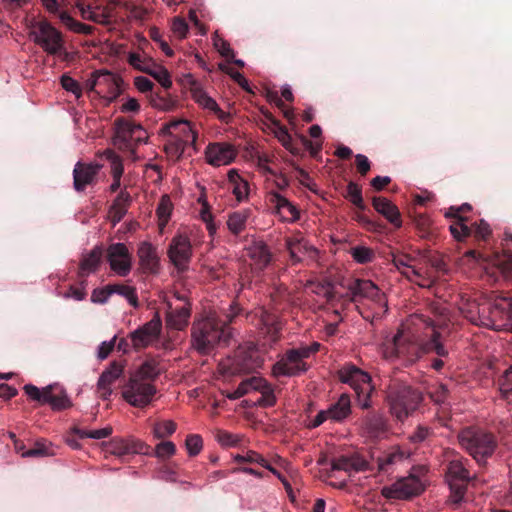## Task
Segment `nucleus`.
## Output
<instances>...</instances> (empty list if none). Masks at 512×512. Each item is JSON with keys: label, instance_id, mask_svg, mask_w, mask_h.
<instances>
[{"label": "nucleus", "instance_id": "1", "mask_svg": "<svg viewBox=\"0 0 512 512\" xmlns=\"http://www.w3.org/2000/svg\"><path fill=\"white\" fill-rule=\"evenodd\" d=\"M241 312L237 303H231L221 314L209 313L196 319L191 327L192 346L201 354L209 353L219 343L227 344L231 338L229 324Z\"/></svg>", "mask_w": 512, "mask_h": 512}, {"label": "nucleus", "instance_id": "2", "mask_svg": "<svg viewBox=\"0 0 512 512\" xmlns=\"http://www.w3.org/2000/svg\"><path fill=\"white\" fill-rule=\"evenodd\" d=\"M459 445L476 463L484 467L498 448V439L494 433L481 427L463 428L457 436Z\"/></svg>", "mask_w": 512, "mask_h": 512}, {"label": "nucleus", "instance_id": "3", "mask_svg": "<svg viewBox=\"0 0 512 512\" xmlns=\"http://www.w3.org/2000/svg\"><path fill=\"white\" fill-rule=\"evenodd\" d=\"M158 375V362L153 358L144 361L133 376L130 374V405L145 407L151 402L156 393L151 382Z\"/></svg>", "mask_w": 512, "mask_h": 512}, {"label": "nucleus", "instance_id": "4", "mask_svg": "<svg viewBox=\"0 0 512 512\" xmlns=\"http://www.w3.org/2000/svg\"><path fill=\"white\" fill-rule=\"evenodd\" d=\"M423 400V395L418 389L411 386L394 382L387 390V402L390 413L398 421L403 422L414 411L417 410Z\"/></svg>", "mask_w": 512, "mask_h": 512}, {"label": "nucleus", "instance_id": "5", "mask_svg": "<svg viewBox=\"0 0 512 512\" xmlns=\"http://www.w3.org/2000/svg\"><path fill=\"white\" fill-rule=\"evenodd\" d=\"M338 377L342 383L348 384L355 391L358 403L362 409L370 408V396L374 387L371 384V377L367 372L354 364H345L338 370Z\"/></svg>", "mask_w": 512, "mask_h": 512}, {"label": "nucleus", "instance_id": "6", "mask_svg": "<svg viewBox=\"0 0 512 512\" xmlns=\"http://www.w3.org/2000/svg\"><path fill=\"white\" fill-rule=\"evenodd\" d=\"M467 459L460 457L448 461L445 478L450 489L448 498L452 505H459L465 497L467 485L471 480L470 473L466 468Z\"/></svg>", "mask_w": 512, "mask_h": 512}, {"label": "nucleus", "instance_id": "7", "mask_svg": "<svg viewBox=\"0 0 512 512\" xmlns=\"http://www.w3.org/2000/svg\"><path fill=\"white\" fill-rule=\"evenodd\" d=\"M263 364L258 349L253 344L240 345L230 359L229 372L231 374L251 373Z\"/></svg>", "mask_w": 512, "mask_h": 512}, {"label": "nucleus", "instance_id": "8", "mask_svg": "<svg viewBox=\"0 0 512 512\" xmlns=\"http://www.w3.org/2000/svg\"><path fill=\"white\" fill-rule=\"evenodd\" d=\"M31 36L50 55L58 54L63 48L61 33L47 21L37 22L31 30Z\"/></svg>", "mask_w": 512, "mask_h": 512}, {"label": "nucleus", "instance_id": "9", "mask_svg": "<svg viewBox=\"0 0 512 512\" xmlns=\"http://www.w3.org/2000/svg\"><path fill=\"white\" fill-rule=\"evenodd\" d=\"M23 389L31 400L42 405L49 404L53 410H65L72 406L67 394L61 389L55 392L51 385L40 390L33 384H26Z\"/></svg>", "mask_w": 512, "mask_h": 512}, {"label": "nucleus", "instance_id": "10", "mask_svg": "<svg viewBox=\"0 0 512 512\" xmlns=\"http://www.w3.org/2000/svg\"><path fill=\"white\" fill-rule=\"evenodd\" d=\"M162 321L158 313L143 326L130 333V341L136 350L153 346L159 341Z\"/></svg>", "mask_w": 512, "mask_h": 512}, {"label": "nucleus", "instance_id": "11", "mask_svg": "<svg viewBox=\"0 0 512 512\" xmlns=\"http://www.w3.org/2000/svg\"><path fill=\"white\" fill-rule=\"evenodd\" d=\"M424 490L420 479L414 475L402 478L390 486L382 488V495L387 499H408L419 495Z\"/></svg>", "mask_w": 512, "mask_h": 512}, {"label": "nucleus", "instance_id": "12", "mask_svg": "<svg viewBox=\"0 0 512 512\" xmlns=\"http://www.w3.org/2000/svg\"><path fill=\"white\" fill-rule=\"evenodd\" d=\"M96 160L92 163L77 162L73 169V186L77 192L84 191L88 186L97 183V175L104 166L105 159Z\"/></svg>", "mask_w": 512, "mask_h": 512}, {"label": "nucleus", "instance_id": "13", "mask_svg": "<svg viewBox=\"0 0 512 512\" xmlns=\"http://www.w3.org/2000/svg\"><path fill=\"white\" fill-rule=\"evenodd\" d=\"M168 255L179 271L186 270L192 256V246L189 238L181 234L173 237L169 245Z\"/></svg>", "mask_w": 512, "mask_h": 512}, {"label": "nucleus", "instance_id": "14", "mask_svg": "<svg viewBox=\"0 0 512 512\" xmlns=\"http://www.w3.org/2000/svg\"><path fill=\"white\" fill-rule=\"evenodd\" d=\"M124 374V365L113 361L100 375L97 382V393L103 400H108L113 393L116 383Z\"/></svg>", "mask_w": 512, "mask_h": 512}, {"label": "nucleus", "instance_id": "15", "mask_svg": "<svg viewBox=\"0 0 512 512\" xmlns=\"http://www.w3.org/2000/svg\"><path fill=\"white\" fill-rule=\"evenodd\" d=\"M418 319L425 328H431L432 330L431 337L419 343L421 347V356L428 353H435L440 357H446L448 355V350L441 342V334L437 330L435 322L424 315L419 316Z\"/></svg>", "mask_w": 512, "mask_h": 512}, {"label": "nucleus", "instance_id": "16", "mask_svg": "<svg viewBox=\"0 0 512 512\" xmlns=\"http://www.w3.org/2000/svg\"><path fill=\"white\" fill-rule=\"evenodd\" d=\"M296 352L288 350L283 357L272 367L273 375L279 377H293L308 370L305 362H299L295 358Z\"/></svg>", "mask_w": 512, "mask_h": 512}, {"label": "nucleus", "instance_id": "17", "mask_svg": "<svg viewBox=\"0 0 512 512\" xmlns=\"http://www.w3.org/2000/svg\"><path fill=\"white\" fill-rule=\"evenodd\" d=\"M237 151L229 143H211L206 147L205 157L207 162L213 166L229 165L233 162Z\"/></svg>", "mask_w": 512, "mask_h": 512}, {"label": "nucleus", "instance_id": "18", "mask_svg": "<svg viewBox=\"0 0 512 512\" xmlns=\"http://www.w3.org/2000/svg\"><path fill=\"white\" fill-rule=\"evenodd\" d=\"M391 355L408 362H415L421 357V347L418 342L411 341L402 333H398L393 338Z\"/></svg>", "mask_w": 512, "mask_h": 512}, {"label": "nucleus", "instance_id": "19", "mask_svg": "<svg viewBox=\"0 0 512 512\" xmlns=\"http://www.w3.org/2000/svg\"><path fill=\"white\" fill-rule=\"evenodd\" d=\"M190 317V302H184L175 306L169 303L165 318L166 327L178 331L184 330L189 324Z\"/></svg>", "mask_w": 512, "mask_h": 512}, {"label": "nucleus", "instance_id": "20", "mask_svg": "<svg viewBox=\"0 0 512 512\" xmlns=\"http://www.w3.org/2000/svg\"><path fill=\"white\" fill-rule=\"evenodd\" d=\"M111 270L121 276L128 274V248L125 243H113L107 250Z\"/></svg>", "mask_w": 512, "mask_h": 512}, {"label": "nucleus", "instance_id": "21", "mask_svg": "<svg viewBox=\"0 0 512 512\" xmlns=\"http://www.w3.org/2000/svg\"><path fill=\"white\" fill-rule=\"evenodd\" d=\"M373 208L385 217L394 227L400 228L402 226L401 213L398 207L393 204L389 199L381 196L372 198Z\"/></svg>", "mask_w": 512, "mask_h": 512}, {"label": "nucleus", "instance_id": "22", "mask_svg": "<svg viewBox=\"0 0 512 512\" xmlns=\"http://www.w3.org/2000/svg\"><path fill=\"white\" fill-rule=\"evenodd\" d=\"M103 258V249L96 246L88 254L84 255L79 263L78 277L81 280V285L86 283L85 278L97 271Z\"/></svg>", "mask_w": 512, "mask_h": 512}, {"label": "nucleus", "instance_id": "23", "mask_svg": "<svg viewBox=\"0 0 512 512\" xmlns=\"http://www.w3.org/2000/svg\"><path fill=\"white\" fill-rule=\"evenodd\" d=\"M139 264L144 273H157L159 257L156 248L150 243L143 242L138 248Z\"/></svg>", "mask_w": 512, "mask_h": 512}, {"label": "nucleus", "instance_id": "24", "mask_svg": "<svg viewBox=\"0 0 512 512\" xmlns=\"http://www.w3.org/2000/svg\"><path fill=\"white\" fill-rule=\"evenodd\" d=\"M247 255L252 260L255 269L258 270L266 268L272 260V253L263 241L253 242L247 249Z\"/></svg>", "mask_w": 512, "mask_h": 512}, {"label": "nucleus", "instance_id": "25", "mask_svg": "<svg viewBox=\"0 0 512 512\" xmlns=\"http://www.w3.org/2000/svg\"><path fill=\"white\" fill-rule=\"evenodd\" d=\"M98 157L110 163L111 173L113 176V183L110 186L112 192H116L120 187V179L124 172L122 158L111 148L98 153Z\"/></svg>", "mask_w": 512, "mask_h": 512}, {"label": "nucleus", "instance_id": "26", "mask_svg": "<svg viewBox=\"0 0 512 512\" xmlns=\"http://www.w3.org/2000/svg\"><path fill=\"white\" fill-rule=\"evenodd\" d=\"M348 291L352 296V301L356 302L359 298L375 299L379 296L378 287L370 280L356 279L348 285Z\"/></svg>", "mask_w": 512, "mask_h": 512}, {"label": "nucleus", "instance_id": "27", "mask_svg": "<svg viewBox=\"0 0 512 512\" xmlns=\"http://www.w3.org/2000/svg\"><path fill=\"white\" fill-rule=\"evenodd\" d=\"M362 427L369 438H381L387 431V423L385 418L378 413H368L363 418Z\"/></svg>", "mask_w": 512, "mask_h": 512}, {"label": "nucleus", "instance_id": "28", "mask_svg": "<svg viewBox=\"0 0 512 512\" xmlns=\"http://www.w3.org/2000/svg\"><path fill=\"white\" fill-rule=\"evenodd\" d=\"M262 333L268 337L270 343H276L280 338L282 323L279 316L267 310L261 313Z\"/></svg>", "mask_w": 512, "mask_h": 512}, {"label": "nucleus", "instance_id": "29", "mask_svg": "<svg viewBox=\"0 0 512 512\" xmlns=\"http://www.w3.org/2000/svg\"><path fill=\"white\" fill-rule=\"evenodd\" d=\"M149 102L154 108L165 112L174 111L178 106V100L172 97L167 90L151 92Z\"/></svg>", "mask_w": 512, "mask_h": 512}, {"label": "nucleus", "instance_id": "30", "mask_svg": "<svg viewBox=\"0 0 512 512\" xmlns=\"http://www.w3.org/2000/svg\"><path fill=\"white\" fill-rule=\"evenodd\" d=\"M331 420L343 421L351 413V400L348 394H341L338 400L327 409Z\"/></svg>", "mask_w": 512, "mask_h": 512}, {"label": "nucleus", "instance_id": "31", "mask_svg": "<svg viewBox=\"0 0 512 512\" xmlns=\"http://www.w3.org/2000/svg\"><path fill=\"white\" fill-rule=\"evenodd\" d=\"M75 6L79 10L81 17L84 20H89L101 24H106L109 22V15L99 7H93L91 4H86L80 0L76 2Z\"/></svg>", "mask_w": 512, "mask_h": 512}, {"label": "nucleus", "instance_id": "32", "mask_svg": "<svg viewBox=\"0 0 512 512\" xmlns=\"http://www.w3.org/2000/svg\"><path fill=\"white\" fill-rule=\"evenodd\" d=\"M112 145L119 151L125 152L128 149V120L124 117L115 120Z\"/></svg>", "mask_w": 512, "mask_h": 512}, {"label": "nucleus", "instance_id": "33", "mask_svg": "<svg viewBox=\"0 0 512 512\" xmlns=\"http://www.w3.org/2000/svg\"><path fill=\"white\" fill-rule=\"evenodd\" d=\"M251 216L250 209H241L228 215L227 227L233 235H239L245 231L247 221Z\"/></svg>", "mask_w": 512, "mask_h": 512}, {"label": "nucleus", "instance_id": "34", "mask_svg": "<svg viewBox=\"0 0 512 512\" xmlns=\"http://www.w3.org/2000/svg\"><path fill=\"white\" fill-rule=\"evenodd\" d=\"M123 81L116 75L110 73V79L105 80L103 86H99L98 96L107 99L108 101L115 100L121 93V86Z\"/></svg>", "mask_w": 512, "mask_h": 512}, {"label": "nucleus", "instance_id": "35", "mask_svg": "<svg viewBox=\"0 0 512 512\" xmlns=\"http://www.w3.org/2000/svg\"><path fill=\"white\" fill-rule=\"evenodd\" d=\"M127 202H128V195H125L122 191L120 195L114 200L113 204L111 205L109 212H108V218L115 226L118 222L122 220V218L127 213Z\"/></svg>", "mask_w": 512, "mask_h": 512}, {"label": "nucleus", "instance_id": "36", "mask_svg": "<svg viewBox=\"0 0 512 512\" xmlns=\"http://www.w3.org/2000/svg\"><path fill=\"white\" fill-rule=\"evenodd\" d=\"M344 197L348 199L357 209L365 211L367 206L362 196V187L354 181H349Z\"/></svg>", "mask_w": 512, "mask_h": 512}, {"label": "nucleus", "instance_id": "37", "mask_svg": "<svg viewBox=\"0 0 512 512\" xmlns=\"http://www.w3.org/2000/svg\"><path fill=\"white\" fill-rule=\"evenodd\" d=\"M59 19L69 30L75 33L84 35H91L93 33V26L75 20L68 12H60Z\"/></svg>", "mask_w": 512, "mask_h": 512}, {"label": "nucleus", "instance_id": "38", "mask_svg": "<svg viewBox=\"0 0 512 512\" xmlns=\"http://www.w3.org/2000/svg\"><path fill=\"white\" fill-rule=\"evenodd\" d=\"M137 2L138 0H130V21L135 19L137 21L144 22L152 11L151 1L143 0L139 5Z\"/></svg>", "mask_w": 512, "mask_h": 512}, {"label": "nucleus", "instance_id": "39", "mask_svg": "<svg viewBox=\"0 0 512 512\" xmlns=\"http://www.w3.org/2000/svg\"><path fill=\"white\" fill-rule=\"evenodd\" d=\"M172 209L173 204L170 197L168 195H163L156 209L160 230H163L167 225L171 216Z\"/></svg>", "mask_w": 512, "mask_h": 512}, {"label": "nucleus", "instance_id": "40", "mask_svg": "<svg viewBox=\"0 0 512 512\" xmlns=\"http://www.w3.org/2000/svg\"><path fill=\"white\" fill-rule=\"evenodd\" d=\"M455 221L450 225V232L457 241H463L465 238L472 236L473 228L466 224L467 217L459 216L454 218Z\"/></svg>", "mask_w": 512, "mask_h": 512}, {"label": "nucleus", "instance_id": "41", "mask_svg": "<svg viewBox=\"0 0 512 512\" xmlns=\"http://www.w3.org/2000/svg\"><path fill=\"white\" fill-rule=\"evenodd\" d=\"M258 392L261 393V397L257 400L256 404L260 407H272L276 403V397L272 386L263 379V383L257 386Z\"/></svg>", "mask_w": 512, "mask_h": 512}, {"label": "nucleus", "instance_id": "42", "mask_svg": "<svg viewBox=\"0 0 512 512\" xmlns=\"http://www.w3.org/2000/svg\"><path fill=\"white\" fill-rule=\"evenodd\" d=\"M130 66L141 72L150 74L153 70V66H156V63L150 58L130 52Z\"/></svg>", "mask_w": 512, "mask_h": 512}, {"label": "nucleus", "instance_id": "43", "mask_svg": "<svg viewBox=\"0 0 512 512\" xmlns=\"http://www.w3.org/2000/svg\"><path fill=\"white\" fill-rule=\"evenodd\" d=\"M286 248L290 254L291 259L294 262H299L301 260L300 254H303L307 250V244L303 239L287 238Z\"/></svg>", "mask_w": 512, "mask_h": 512}, {"label": "nucleus", "instance_id": "44", "mask_svg": "<svg viewBox=\"0 0 512 512\" xmlns=\"http://www.w3.org/2000/svg\"><path fill=\"white\" fill-rule=\"evenodd\" d=\"M110 79V72L108 71H95L91 74L90 78L85 81V88L98 95L99 86L105 84V80Z\"/></svg>", "mask_w": 512, "mask_h": 512}, {"label": "nucleus", "instance_id": "45", "mask_svg": "<svg viewBox=\"0 0 512 512\" xmlns=\"http://www.w3.org/2000/svg\"><path fill=\"white\" fill-rule=\"evenodd\" d=\"M72 433L75 434L78 438L84 439V438H93V439H103L112 433V429L110 427H105L102 429H96V430H86L81 429L79 427H73Z\"/></svg>", "mask_w": 512, "mask_h": 512}, {"label": "nucleus", "instance_id": "46", "mask_svg": "<svg viewBox=\"0 0 512 512\" xmlns=\"http://www.w3.org/2000/svg\"><path fill=\"white\" fill-rule=\"evenodd\" d=\"M352 258L360 264H367L374 260L375 253L373 249L365 246H355L350 249Z\"/></svg>", "mask_w": 512, "mask_h": 512}, {"label": "nucleus", "instance_id": "47", "mask_svg": "<svg viewBox=\"0 0 512 512\" xmlns=\"http://www.w3.org/2000/svg\"><path fill=\"white\" fill-rule=\"evenodd\" d=\"M149 75L158 81L164 90H168L172 87L171 76L168 70L163 66L156 64V66H153V70Z\"/></svg>", "mask_w": 512, "mask_h": 512}, {"label": "nucleus", "instance_id": "48", "mask_svg": "<svg viewBox=\"0 0 512 512\" xmlns=\"http://www.w3.org/2000/svg\"><path fill=\"white\" fill-rule=\"evenodd\" d=\"M176 423L172 420L157 422L154 424L153 432L156 438L163 439L176 431Z\"/></svg>", "mask_w": 512, "mask_h": 512}, {"label": "nucleus", "instance_id": "49", "mask_svg": "<svg viewBox=\"0 0 512 512\" xmlns=\"http://www.w3.org/2000/svg\"><path fill=\"white\" fill-rule=\"evenodd\" d=\"M147 138V132L143 130L139 125L130 121V161L133 159L134 154V151L131 148L132 142H135L136 144H142L146 142Z\"/></svg>", "mask_w": 512, "mask_h": 512}, {"label": "nucleus", "instance_id": "50", "mask_svg": "<svg viewBox=\"0 0 512 512\" xmlns=\"http://www.w3.org/2000/svg\"><path fill=\"white\" fill-rule=\"evenodd\" d=\"M50 443L42 439L35 442L34 446L22 453V457H44L50 455Z\"/></svg>", "mask_w": 512, "mask_h": 512}, {"label": "nucleus", "instance_id": "51", "mask_svg": "<svg viewBox=\"0 0 512 512\" xmlns=\"http://www.w3.org/2000/svg\"><path fill=\"white\" fill-rule=\"evenodd\" d=\"M185 446L188 451L189 456L198 455L203 448V440L202 437L198 434L188 435L185 440Z\"/></svg>", "mask_w": 512, "mask_h": 512}, {"label": "nucleus", "instance_id": "52", "mask_svg": "<svg viewBox=\"0 0 512 512\" xmlns=\"http://www.w3.org/2000/svg\"><path fill=\"white\" fill-rule=\"evenodd\" d=\"M189 30L188 23L185 19L180 17H174L171 23V31L174 37L182 40L186 38Z\"/></svg>", "mask_w": 512, "mask_h": 512}, {"label": "nucleus", "instance_id": "53", "mask_svg": "<svg viewBox=\"0 0 512 512\" xmlns=\"http://www.w3.org/2000/svg\"><path fill=\"white\" fill-rule=\"evenodd\" d=\"M219 69L228 74L243 90L251 92V88L247 79L238 71L227 67L226 65L220 64Z\"/></svg>", "mask_w": 512, "mask_h": 512}, {"label": "nucleus", "instance_id": "54", "mask_svg": "<svg viewBox=\"0 0 512 512\" xmlns=\"http://www.w3.org/2000/svg\"><path fill=\"white\" fill-rule=\"evenodd\" d=\"M432 436L433 431L429 427L420 425L410 434L409 440L414 444H420L429 441Z\"/></svg>", "mask_w": 512, "mask_h": 512}, {"label": "nucleus", "instance_id": "55", "mask_svg": "<svg viewBox=\"0 0 512 512\" xmlns=\"http://www.w3.org/2000/svg\"><path fill=\"white\" fill-rule=\"evenodd\" d=\"M201 106L212 111L218 117L219 120L226 122V123L228 122V120L230 118V114L224 112L219 107L217 102L213 98H211L209 95L206 97V99H204V102Z\"/></svg>", "mask_w": 512, "mask_h": 512}, {"label": "nucleus", "instance_id": "56", "mask_svg": "<svg viewBox=\"0 0 512 512\" xmlns=\"http://www.w3.org/2000/svg\"><path fill=\"white\" fill-rule=\"evenodd\" d=\"M154 453L158 458L167 459L176 453V446L171 441H162L156 445Z\"/></svg>", "mask_w": 512, "mask_h": 512}, {"label": "nucleus", "instance_id": "57", "mask_svg": "<svg viewBox=\"0 0 512 512\" xmlns=\"http://www.w3.org/2000/svg\"><path fill=\"white\" fill-rule=\"evenodd\" d=\"M470 227L473 228L472 235L478 240L487 241L492 232L489 224L484 220L475 222Z\"/></svg>", "mask_w": 512, "mask_h": 512}, {"label": "nucleus", "instance_id": "58", "mask_svg": "<svg viewBox=\"0 0 512 512\" xmlns=\"http://www.w3.org/2000/svg\"><path fill=\"white\" fill-rule=\"evenodd\" d=\"M234 461L238 463H257L259 465H266V459L259 453L249 450L245 454H237L234 456Z\"/></svg>", "mask_w": 512, "mask_h": 512}, {"label": "nucleus", "instance_id": "59", "mask_svg": "<svg viewBox=\"0 0 512 512\" xmlns=\"http://www.w3.org/2000/svg\"><path fill=\"white\" fill-rule=\"evenodd\" d=\"M430 398L437 404L445 403L448 398L449 390L446 385L439 384L429 391Z\"/></svg>", "mask_w": 512, "mask_h": 512}, {"label": "nucleus", "instance_id": "60", "mask_svg": "<svg viewBox=\"0 0 512 512\" xmlns=\"http://www.w3.org/2000/svg\"><path fill=\"white\" fill-rule=\"evenodd\" d=\"M201 219L206 224V228L209 232L210 236H213L217 231V225L213 220V215L210 212V208L207 203H205L200 212Z\"/></svg>", "mask_w": 512, "mask_h": 512}, {"label": "nucleus", "instance_id": "61", "mask_svg": "<svg viewBox=\"0 0 512 512\" xmlns=\"http://www.w3.org/2000/svg\"><path fill=\"white\" fill-rule=\"evenodd\" d=\"M266 97L269 102L274 103L282 110L287 119H291L293 117V112L284 104L277 91H268Z\"/></svg>", "mask_w": 512, "mask_h": 512}, {"label": "nucleus", "instance_id": "62", "mask_svg": "<svg viewBox=\"0 0 512 512\" xmlns=\"http://www.w3.org/2000/svg\"><path fill=\"white\" fill-rule=\"evenodd\" d=\"M61 85L62 87L68 91V92H72L74 95H76V97H80L81 94H82V89H81V86L80 84L74 80L72 77L68 76V75H63L61 77Z\"/></svg>", "mask_w": 512, "mask_h": 512}, {"label": "nucleus", "instance_id": "63", "mask_svg": "<svg viewBox=\"0 0 512 512\" xmlns=\"http://www.w3.org/2000/svg\"><path fill=\"white\" fill-rule=\"evenodd\" d=\"M498 386L501 395L512 391V365L498 379Z\"/></svg>", "mask_w": 512, "mask_h": 512}, {"label": "nucleus", "instance_id": "64", "mask_svg": "<svg viewBox=\"0 0 512 512\" xmlns=\"http://www.w3.org/2000/svg\"><path fill=\"white\" fill-rule=\"evenodd\" d=\"M289 200L280 193L272 191L269 194V202L274 206L276 213L283 215V208Z\"/></svg>", "mask_w": 512, "mask_h": 512}]
</instances>
